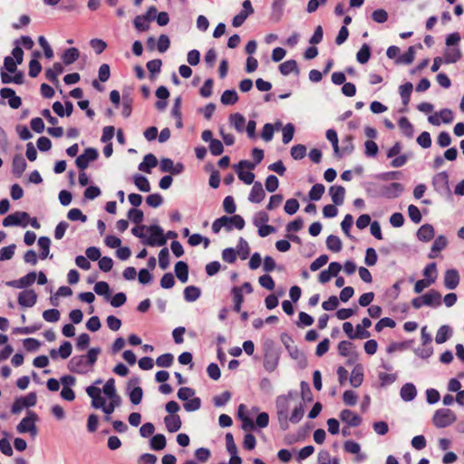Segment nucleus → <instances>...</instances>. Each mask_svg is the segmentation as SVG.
<instances>
[{"label":"nucleus","instance_id":"obj_1","mask_svg":"<svg viewBox=\"0 0 464 464\" xmlns=\"http://www.w3.org/2000/svg\"><path fill=\"white\" fill-rule=\"evenodd\" d=\"M296 395V392L290 391L286 395H280L276 398L277 418L284 430L288 429L289 400Z\"/></svg>","mask_w":464,"mask_h":464},{"label":"nucleus","instance_id":"obj_2","mask_svg":"<svg viewBox=\"0 0 464 464\" xmlns=\"http://www.w3.org/2000/svg\"><path fill=\"white\" fill-rule=\"evenodd\" d=\"M411 304L415 309H420L423 305L439 307L441 305V295L437 290L431 289L425 295L413 298Z\"/></svg>","mask_w":464,"mask_h":464},{"label":"nucleus","instance_id":"obj_3","mask_svg":"<svg viewBox=\"0 0 464 464\" xmlns=\"http://www.w3.org/2000/svg\"><path fill=\"white\" fill-rule=\"evenodd\" d=\"M457 420L456 414L450 409H439L435 411L432 422L437 428H446Z\"/></svg>","mask_w":464,"mask_h":464},{"label":"nucleus","instance_id":"obj_4","mask_svg":"<svg viewBox=\"0 0 464 464\" xmlns=\"http://www.w3.org/2000/svg\"><path fill=\"white\" fill-rule=\"evenodd\" d=\"M147 232L150 233V237L144 240L142 243L147 246H164L167 243V237H165L163 234V229L158 225L149 226L147 228Z\"/></svg>","mask_w":464,"mask_h":464},{"label":"nucleus","instance_id":"obj_5","mask_svg":"<svg viewBox=\"0 0 464 464\" xmlns=\"http://www.w3.org/2000/svg\"><path fill=\"white\" fill-rule=\"evenodd\" d=\"M38 420V416L35 412L29 411L27 416L24 418L17 425L16 430L19 433L29 432L33 437L37 434V428L35 422Z\"/></svg>","mask_w":464,"mask_h":464},{"label":"nucleus","instance_id":"obj_6","mask_svg":"<svg viewBox=\"0 0 464 464\" xmlns=\"http://www.w3.org/2000/svg\"><path fill=\"white\" fill-rule=\"evenodd\" d=\"M244 168L254 169L256 168V164L249 160H240L238 164L235 166L238 179L242 180L244 183L250 185L254 182L255 174L251 171H244Z\"/></svg>","mask_w":464,"mask_h":464},{"label":"nucleus","instance_id":"obj_7","mask_svg":"<svg viewBox=\"0 0 464 464\" xmlns=\"http://www.w3.org/2000/svg\"><path fill=\"white\" fill-rule=\"evenodd\" d=\"M98 155L96 149L87 148L82 154L76 158L75 164L81 170H83L88 168L91 161L97 160Z\"/></svg>","mask_w":464,"mask_h":464},{"label":"nucleus","instance_id":"obj_8","mask_svg":"<svg viewBox=\"0 0 464 464\" xmlns=\"http://www.w3.org/2000/svg\"><path fill=\"white\" fill-rule=\"evenodd\" d=\"M36 276L35 272H30L20 279L6 282V285L18 289L26 288L35 282Z\"/></svg>","mask_w":464,"mask_h":464},{"label":"nucleus","instance_id":"obj_9","mask_svg":"<svg viewBox=\"0 0 464 464\" xmlns=\"http://www.w3.org/2000/svg\"><path fill=\"white\" fill-rule=\"evenodd\" d=\"M402 191V185L397 182H392L381 188V195L386 198H396Z\"/></svg>","mask_w":464,"mask_h":464},{"label":"nucleus","instance_id":"obj_10","mask_svg":"<svg viewBox=\"0 0 464 464\" xmlns=\"http://www.w3.org/2000/svg\"><path fill=\"white\" fill-rule=\"evenodd\" d=\"M88 367L85 356L82 355L73 356L69 362L70 371L79 374L86 373Z\"/></svg>","mask_w":464,"mask_h":464},{"label":"nucleus","instance_id":"obj_11","mask_svg":"<svg viewBox=\"0 0 464 464\" xmlns=\"http://www.w3.org/2000/svg\"><path fill=\"white\" fill-rule=\"evenodd\" d=\"M37 295L33 289L24 290L18 295V304L23 307H32L36 304Z\"/></svg>","mask_w":464,"mask_h":464},{"label":"nucleus","instance_id":"obj_12","mask_svg":"<svg viewBox=\"0 0 464 464\" xmlns=\"http://www.w3.org/2000/svg\"><path fill=\"white\" fill-rule=\"evenodd\" d=\"M0 95L3 99H8V105L12 109H18L22 105L21 97L15 94V92L11 88H2L0 90Z\"/></svg>","mask_w":464,"mask_h":464},{"label":"nucleus","instance_id":"obj_13","mask_svg":"<svg viewBox=\"0 0 464 464\" xmlns=\"http://www.w3.org/2000/svg\"><path fill=\"white\" fill-rule=\"evenodd\" d=\"M443 284L447 289H455L459 284V272L456 269H448L444 275Z\"/></svg>","mask_w":464,"mask_h":464},{"label":"nucleus","instance_id":"obj_14","mask_svg":"<svg viewBox=\"0 0 464 464\" xmlns=\"http://www.w3.org/2000/svg\"><path fill=\"white\" fill-rule=\"evenodd\" d=\"M342 421L347 423L351 427H358L362 423L361 417L351 410H343L340 413Z\"/></svg>","mask_w":464,"mask_h":464},{"label":"nucleus","instance_id":"obj_15","mask_svg":"<svg viewBox=\"0 0 464 464\" xmlns=\"http://www.w3.org/2000/svg\"><path fill=\"white\" fill-rule=\"evenodd\" d=\"M26 161L21 154H16L12 161V173L14 177L20 178L26 169Z\"/></svg>","mask_w":464,"mask_h":464},{"label":"nucleus","instance_id":"obj_16","mask_svg":"<svg viewBox=\"0 0 464 464\" xmlns=\"http://www.w3.org/2000/svg\"><path fill=\"white\" fill-rule=\"evenodd\" d=\"M266 197L261 182L256 181L251 188L248 200L252 203H260Z\"/></svg>","mask_w":464,"mask_h":464},{"label":"nucleus","instance_id":"obj_17","mask_svg":"<svg viewBox=\"0 0 464 464\" xmlns=\"http://www.w3.org/2000/svg\"><path fill=\"white\" fill-rule=\"evenodd\" d=\"M329 194L334 205L340 206L343 204L345 188L343 186L334 185L330 187Z\"/></svg>","mask_w":464,"mask_h":464},{"label":"nucleus","instance_id":"obj_18","mask_svg":"<svg viewBox=\"0 0 464 464\" xmlns=\"http://www.w3.org/2000/svg\"><path fill=\"white\" fill-rule=\"evenodd\" d=\"M434 227L430 224L422 225L417 231V237L422 242H429L434 237Z\"/></svg>","mask_w":464,"mask_h":464},{"label":"nucleus","instance_id":"obj_19","mask_svg":"<svg viewBox=\"0 0 464 464\" xmlns=\"http://www.w3.org/2000/svg\"><path fill=\"white\" fill-rule=\"evenodd\" d=\"M164 423L169 432L174 433L181 428V419L179 415H167Z\"/></svg>","mask_w":464,"mask_h":464},{"label":"nucleus","instance_id":"obj_20","mask_svg":"<svg viewBox=\"0 0 464 464\" xmlns=\"http://www.w3.org/2000/svg\"><path fill=\"white\" fill-rule=\"evenodd\" d=\"M157 165L158 160L155 155L149 153L145 155L143 161L140 163L139 170L150 174L151 169L155 168Z\"/></svg>","mask_w":464,"mask_h":464},{"label":"nucleus","instance_id":"obj_21","mask_svg":"<svg viewBox=\"0 0 464 464\" xmlns=\"http://www.w3.org/2000/svg\"><path fill=\"white\" fill-rule=\"evenodd\" d=\"M448 246V239L445 236H439L434 240L430 253L429 254V258H435L438 256V253L443 250Z\"/></svg>","mask_w":464,"mask_h":464},{"label":"nucleus","instance_id":"obj_22","mask_svg":"<svg viewBox=\"0 0 464 464\" xmlns=\"http://www.w3.org/2000/svg\"><path fill=\"white\" fill-rule=\"evenodd\" d=\"M462 53L459 48H447L443 54V61L445 63H455L461 59Z\"/></svg>","mask_w":464,"mask_h":464},{"label":"nucleus","instance_id":"obj_23","mask_svg":"<svg viewBox=\"0 0 464 464\" xmlns=\"http://www.w3.org/2000/svg\"><path fill=\"white\" fill-rule=\"evenodd\" d=\"M63 72V67L60 63H54L53 68L45 71V77L51 82L57 84L59 82L58 75Z\"/></svg>","mask_w":464,"mask_h":464},{"label":"nucleus","instance_id":"obj_24","mask_svg":"<svg viewBox=\"0 0 464 464\" xmlns=\"http://www.w3.org/2000/svg\"><path fill=\"white\" fill-rule=\"evenodd\" d=\"M174 270L176 276L181 283H186L188 280V266L186 262H177Z\"/></svg>","mask_w":464,"mask_h":464},{"label":"nucleus","instance_id":"obj_25","mask_svg":"<svg viewBox=\"0 0 464 464\" xmlns=\"http://www.w3.org/2000/svg\"><path fill=\"white\" fill-rule=\"evenodd\" d=\"M279 71L283 75H288L291 72L298 75L300 73V70L297 66V63L295 60H287L279 65Z\"/></svg>","mask_w":464,"mask_h":464},{"label":"nucleus","instance_id":"obj_26","mask_svg":"<svg viewBox=\"0 0 464 464\" xmlns=\"http://www.w3.org/2000/svg\"><path fill=\"white\" fill-rule=\"evenodd\" d=\"M363 381V369L361 364H357L352 371L350 382L354 388L359 387Z\"/></svg>","mask_w":464,"mask_h":464},{"label":"nucleus","instance_id":"obj_27","mask_svg":"<svg viewBox=\"0 0 464 464\" xmlns=\"http://www.w3.org/2000/svg\"><path fill=\"white\" fill-rule=\"evenodd\" d=\"M80 57V52L75 47L66 49L63 55L62 60L65 65H70L77 61Z\"/></svg>","mask_w":464,"mask_h":464},{"label":"nucleus","instance_id":"obj_28","mask_svg":"<svg viewBox=\"0 0 464 464\" xmlns=\"http://www.w3.org/2000/svg\"><path fill=\"white\" fill-rule=\"evenodd\" d=\"M400 394L403 401H411L416 397L417 390L412 383H406L401 387Z\"/></svg>","mask_w":464,"mask_h":464},{"label":"nucleus","instance_id":"obj_29","mask_svg":"<svg viewBox=\"0 0 464 464\" xmlns=\"http://www.w3.org/2000/svg\"><path fill=\"white\" fill-rule=\"evenodd\" d=\"M354 348V344L350 341H341L337 346L338 353L343 357L353 355L355 353Z\"/></svg>","mask_w":464,"mask_h":464},{"label":"nucleus","instance_id":"obj_30","mask_svg":"<svg viewBox=\"0 0 464 464\" xmlns=\"http://www.w3.org/2000/svg\"><path fill=\"white\" fill-rule=\"evenodd\" d=\"M412 89L413 85L410 82L400 86V95L404 106H407L410 102Z\"/></svg>","mask_w":464,"mask_h":464},{"label":"nucleus","instance_id":"obj_31","mask_svg":"<svg viewBox=\"0 0 464 464\" xmlns=\"http://www.w3.org/2000/svg\"><path fill=\"white\" fill-rule=\"evenodd\" d=\"M326 138L332 143L334 155L338 158L342 157L341 150L338 145V136L334 130H328L326 131Z\"/></svg>","mask_w":464,"mask_h":464},{"label":"nucleus","instance_id":"obj_32","mask_svg":"<svg viewBox=\"0 0 464 464\" xmlns=\"http://www.w3.org/2000/svg\"><path fill=\"white\" fill-rule=\"evenodd\" d=\"M222 104L233 105L238 101V95L234 90H226L220 98Z\"/></svg>","mask_w":464,"mask_h":464},{"label":"nucleus","instance_id":"obj_33","mask_svg":"<svg viewBox=\"0 0 464 464\" xmlns=\"http://www.w3.org/2000/svg\"><path fill=\"white\" fill-rule=\"evenodd\" d=\"M451 336V329L448 325L440 326L436 334L435 342L439 344L445 343Z\"/></svg>","mask_w":464,"mask_h":464},{"label":"nucleus","instance_id":"obj_34","mask_svg":"<svg viewBox=\"0 0 464 464\" xmlns=\"http://www.w3.org/2000/svg\"><path fill=\"white\" fill-rule=\"evenodd\" d=\"M167 441L163 434L154 435L150 441V446L154 450H161L166 447Z\"/></svg>","mask_w":464,"mask_h":464},{"label":"nucleus","instance_id":"obj_35","mask_svg":"<svg viewBox=\"0 0 464 464\" xmlns=\"http://www.w3.org/2000/svg\"><path fill=\"white\" fill-rule=\"evenodd\" d=\"M201 291L198 287L194 285L187 286L184 289V298L188 302H194L199 298Z\"/></svg>","mask_w":464,"mask_h":464},{"label":"nucleus","instance_id":"obj_36","mask_svg":"<svg viewBox=\"0 0 464 464\" xmlns=\"http://www.w3.org/2000/svg\"><path fill=\"white\" fill-rule=\"evenodd\" d=\"M326 246L329 250L335 252V253L340 252L343 247L341 239L337 236H334V235H330L326 238Z\"/></svg>","mask_w":464,"mask_h":464},{"label":"nucleus","instance_id":"obj_37","mask_svg":"<svg viewBox=\"0 0 464 464\" xmlns=\"http://www.w3.org/2000/svg\"><path fill=\"white\" fill-rule=\"evenodd\" d=\"M51 240L47 237H41L38 239V246L41 249L40 258L45 259L50 253Z\"/></svg>","mask_w":464,"mask_h":464},{"label":"nucleus","instance_id":"obj_38","mask_svg":"<svg viewBox=\"0 0 464 464\" xmlns=\"http://www.w3.org/2000/svg\"><path fill=\"white\" fill-rule=\"evenodd\" d=\"M135 186L142 192H149L150 190V184L149 179L140 174L134 176Z\"/></svg>","mask_w":464,"mask_h":464},{"label":"nucleus","instance_id":"obj_39","mask_svg":"<svg viewBox=\"0 0 464 464\" xmlns=\"http://www.w3.org/2000/svg\"><path fill=\"white\" fill-rule=\"evenodd\" d=\"M370 57L371 48L367 44H363L356 54V59L358 63L364 64L369 61Z\"/></svg>","mask_w":464,"mask_h":464},{"label":"nucleus","instance_id":"obj_40","mask_svg":"<svg viewBox=\"0 0 464 464\" xmlns=\"http://www.w3.org/2000/svg\"><path fill=\"white\" fill-rule=\"evenodd\" d=\"M398 125L406 137H408V138L412 137L413 126L406 117H401L399 120Z\"/></svg>","mask_w":464,"mask_h":464},{"label":"nucleus","instance_id":"obj_41","mask_svg":"<svg viewBox=\"0 0 464 464\" xmlns=\"http://www.w3.org/2000/svg\"><path fill=\"white\" fill-rule=\"evenodd\" d=\"M225 227L226 230L227 231H230L232 229V227L230 225H228L227 223V216H223L219 218H217L213 224H212V230L215 234H218L219 233L220 229L222 227Z\"/></svg>","mask_w":464,"mask_h":464},{"label":"nucleus","instance_id":"obj_42","mask_svg":"<svg viewBox=\"0 0 464 464\" xmlns=\"http://www.w3.org/2000/svg\"><path fill=\"white\" fill-rule=\"evenodd\" d=\"M232 295L234 299V311L238 313L241 310V304L244 301L243 294L241 293V288L238 286H234L232 288Z\"/></svg>","mask_w":464,"mask_h":464},{"label":"nucleus","instance_id":"obj_43","mask_svg":"<svg viewBox=\"0 0 464 464\" xmlns=\"http://www.w3.org/2000/svg\"><path fill=\"white\" fill-rule=\"evenodd\" d=\"M173 361H174L173 355L171 353H167L160 355L156 359V364L159 367L168 368V367H170L172 365Z\"/></svg>","mask_w":464,"mask_h":464},{"label":"nucleus","instance_id":"obj_44","mask_svg":"<svg viewBox=\"0 0 464 464\" xmlns=\"http://www.w3.org/2000/svg\"><path fill=\"white\" fill-rule=\"evenodd\" d=\"M230 121L237 131L242 132L244 130V125L246 122V119L242 114H240V113L231 114Z\"/></svg>","mask_w":464,"mask_h":464},{"label":"nucleus","instance_id":"obj_45","mask_svg":"<svg viewBox=\"0 0 464 464\" xmlns=\"http://www.w3.org/2000/svg\"><path fill=\"white\" fill-rule=\"evenodd\" d=\"M414 57H415L414 47L410 46L408 48V50L397 59L396 63L410 64L413 62Z\"/></svg>","mask_w":464,"mask_h":464},{"label":"nucleus","instance_id":"obj_46","mask_svg":"<svg viewBox=\"0 0 464 464\" xmlns=\"http://www.w3.org/2000/svg\"><path fill=\"white\" fill-rule=\"evenodd\" d=\"M324 189L325 188L323 184L317 183L314 185L309 191L310 199L314 201L319 200L324 193Z\"/></svg>","mask_w":464,"mask_h":464},{"label":"nucleus","instance_id":"obj_47","mask_svg":"<svg viewBox=\"0 0 464 464\" xmlns=\"http://www.w3.org/2000/svg\"><path fill=\"white\" fill-rule=\"evenodd\" d=\"M237 248V254L240 256L241 259H246L250 253V247L243 237L239 238Z\"/></svg>","mask_w":464,"mask_h":464},{"label":"nucleus","instance_id":"obj_48","mask_svg":"<svg viewBox=\"0 0 464 464\" xmlns=\"http://www.w3.org/2000/svg\"><path fill=\"white\" fill-rule=\"evenodd\" d=\"M304 414V411L303 405L302 403H299V405L293 410L292 414L288 416V420L294 424H296L302 420Z\"/></svg>","mask_w":464,"mask_h":464},{"label":"nucleus","instance_id":"obj_49","mask_svg":"<svg viewBox=\"0 0 464 464\" xmlns=\"http://www.w3.org/2000/svg\"><path fill=\"white\" fill-rule=\"evenodd\" d=\"M3 226L4 227H10V226H22L26 227V222L22 224V220L18 218L17 212L8 215L5 219L3 220Z\"/></svg>","mask_w":464,"mask_h":464},{"label":"nucleus","instance_id":"obj_50","mask_svg":"<svg viewBox=\"0 0 464 464\" xmlns=\"http://www.w3.org/2000/svg\"><path fill=\"white\" fill-rule=\"evenodd\" d=\"M159 266L163 270L169 266V253L167 247L162 248L159 253Z\"/></svg>","mask_w":464,"mask_h":464},{"label":"nucleus","instance_id":"obj_51","mask_svg":"<svg viewBox=\"0 0 464 464\" xmlns=\"http://www.w3.org/2000/svg\"><path fill=\"white\" fill-rule=\"evenodd\" d=\"M201 406V400L198 397H193L192 399H188L183 404L184 409L187 411H198Z\"/></svg>","mask_w":464,"mask_h":464},{"label":"nucleus","instance_id":"obj_52","mask_svg":"<svg viewBox=\"0 0 464 464\" xmlns=\"http://www.w3.org/2000/svg\"><path fill=\"white\" fill-rule=\"evenodd\" d=\"M100 348H91L87 352V353L84 356L89 367H92L94 365V363L97 362L98 355L100 354Z\"/></svg>","mask_w":464,"mask_h":464},{"label":"nucleus","instance_id":"obj_53","mask_svg":"<svg viewBox=\"0 0 464 464\" xmlns=\"http://www.w3.org/2000/svg\"><path fill=\"white\" fill-rule=\"evenodd\" d=\"M128 218L135 224L139 225L142 222L144 214L143 211L138 208H130L128 211Z\"/></svg>","mask_w":464,"mask_h":464},{"label":"nucleus","instance_id":"obj_54","mask_svg":"<svg viewBox=\"0 0 464 464\" xmlns=\"http://www.w3.org/2000/svg\"><path fill=\"white\" fill-rule=\"evenodd\" d=\"M295 133V127L292 123H287L283 129L282 141L284 144L289 143Z\"/></svg>","mask_w":464,"mask_h":464},{"label":"nucleus","instance_id":"obj_55","mask_svg":"<svg viewBox=\"0 0 464 464\" xmlns=\"http://www.w3.org/2000/svg\"><path fill=\"white\" fill-rule=\"evenodd\" d=\"M42 71V65L40 62L36 59H32L29 62V76L32 78L37 77Z\"/></svg>","mask_w":464,"mask_h":464},{"label":"nucleus","instance_id":"obj_56","mask_svg":"<svg viewBox=\"0 0 464 464\" xmlns=\"http://www.w3.org/2000/svg\"><path fill=\"white\" fill-rule=\"evenodd\" d=\"M15 245L12 244L0 249V261L11 259L14 255Z\"/></svg>","mask_w":464,"mask_h":464},{"label":"nucleus","instance_id":"obj_57","mask_svg":"<svg viewBox=\"0 0 464 464\" xmlns=\"http://www.w3.org/2000/svg\"><path fill=\"white\" fill-rule=\"evenodd\" d=\"M133 24L139 32H146L150 29V22H147L141 15H137L134 18Z\"/></svg>","mask_w":464,"mask_h":464},{"label":"nucleus","instance_id":"obj_58","mask_svg":"<svg viewBox=\"0 0 464 464\" xmlns=\"http://www.w3.org/2000/svg\"><path fill=\"white\" fill-rule=\"evenodd\" d=\"M298 208L299 202L295 198L287 199L284 207L285 213H287L288 215L295 214Z\"/></svg>","mask_w":464,"mask_h":464},{"label":"nucleus","instance_id":"obj_59","mask_svg":"<svg viewBox=\"0 0 464 464\" xmlns=\"http://www.w3.org/2000/svg\"><path fill=\"white\" fill-rule=\"evenodd\" d=\"M43 317L46 322L55 323L60 319V312L57 309H48L43 313Z\"/></svg>","mask_w":464,"mask_h":464},{"label":"nucleus","instance_id":"obj_60","mask_svg":"<svg viewBox=\"0 0 464 464\" xmlns=\"http://www.w3.org/2000/svg\"><path fill=\"white\" fill-rule=\"evenodd\" d=\"M377 259H378V256H377L375 249L372 247L367 248L366 254H365V258H364V263L368 266H372L377 263Z\"/></svg>","mask_w":464,"mask_h":464},{"label":"nucleus","instance_id":"obj_61","mask_svg":"<svg viewBox=\"0 0 464 464\" xmlns=\"http://www.w3.org/2000/svg\"><path fill=\"white\" fill-rule=\"evenodd\" d=\"M67 218L72 221L80 220L85 222L87 220V217L79 208L70 209L67 213Z\"/></svg>","mask_w":464,"mask_h":464},{"label":"nucleus","instance_id":"obj_62","mask_svg":"<svg viewBox=\"0 0 464 464\" xmlns=\"http://www.w3.org/2000/svg\"><path fill=\"white\" fill-rule=\"evenodd\" d=\"M306 153V147L302 144L295 145L291 149V156L295 160H302Z\"/></svg>","mask_w":464,"mask_h":464},{"label":"nucleus","instance_id":"obj_63","mask_svg":"<svg viewBox=\"0 0 464 464\" xmlns=\"http://www.w3.org/2000/svg\"><path fill=\"white\" fill-rule=\"evenodd\" d=\"M260 285L267 290H273L275 288V281L269 275H263L258 278Z\"/></svg>","mask_w":464,"mask_h":464},{"label":"nucleus","instance_id":"obj_64","mask_svg":"<svg viewBox=\"0 0 464 464\" xmlns=\"http://www.w3.org/2000/svg\"><path fill=\"white\" fill-rule=\"evenodd\" d=\"M417 143L424 149L430 148L431 146V138L430 133L428 131L421 132L417 138Z\"/></svg>","mask_w":464,"mask_h":464}]
</instances>
